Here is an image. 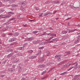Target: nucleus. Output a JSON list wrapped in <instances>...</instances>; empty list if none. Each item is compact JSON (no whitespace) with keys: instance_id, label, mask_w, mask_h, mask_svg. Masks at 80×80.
<instances>
[{"instance_id":"1","label":"nucleus","mask_w":80,"mask_h":80,"mask_svg":"<svg viewBox=\"0 0 80 80\" xmlns=\"http://www.w3.org/2000/svg\"><path fill=\"white\" fill-rule=\"evenodd\" d=\"M54 37H57V35L54 33H52L49 35V38L48 39V40L50 41L52 39H53L54 38Z\"/></svg>"},{"instance_id":"2","label":"nucleus","mask_w":80,"mask_h":80,"mask_svg":"<svg viewBox=\"0 0 80 80\" xmlns=\"http://www.w3.org/2000/svg\"><path fill=\"white\" fill-rule=\"evenodd\" d=\"M7 71L9 72L12 73V72H13L15 71V69L11 68H9L8 69Z\"/></svg>"},{"instance_id":"3","label":"nucleus","mask_w":80,"mask_h":80,"mask_svg":"<svg viewBox=\"0 0 80 80\" xmlns=\"http://www.w3.org/2000/svg\"><path fill=\"white\" fill-rule=\"evenodd\" d=\"M45 58H44V57H42L41 58H40L39 60L38 61V62H44L45 60Z\"/></svg>"},{"instance_id":"4","label":"nucleus","mask_w":80,"mask_h":80,"mask_svg":"<svg viewBox=\"0 0 80 80\" xmlns=\"http://www.w3.org/2000/svg\"><path fill=\"white\" fill-rule=\"evenodd\" d=\"M21 6L22 7H24L25 5H27V2H21Z\"/></svg>"},{"instance_id":"5","label":"nucleus","mask_w":80,"mask_h":80,"mask_svg":"<svg viewBox=\"0 0 80 80\" xmlns=\"http://www.w3.org/2000/svg\"><path fill=\"white\" fill-rule=\"evenodd\" d=\"M19 32H16L14 33L13 34V36L16 37H18L19 35Z\"/></svg>"},{"instance_id":"6","label":"nucleus","mask_w":80,"mask_h":80,"mask_svg":"<svg viewBox=\"0 0 80 80\" xmlns=\"http://www.w3.org/2000/svg\"><path fill=\"white\" fill-rule=\"evenodd\" d=\"M10 17V15H7L6 16H4L3 17H2V18H9V17Z\"/></svg>"},{"instance_id":"7","label":"nucleus","mask_w":80,"mask_h":80,"mask_svg":"<svg viewBox=\"0 0 80 80\" xmlns=\"http://www.w3.org/2000/svg\"><path fill=\"white\" fill-rule=\"evenodd\" d=\"M46 67V65L45 64H42L38 66V67H39L40 68H44Z\"/></svg>"},{"instance_id":"8","label":"nucleus","mask_w":80,"mask_h":80,"mask_svg":"<svg viewBox=\"0 0 80 80\" xmlns=\"http://www.w3.org/2000/svg\"><path fill=\"white\" fill-rule=\"evenodd\" d=\"M73 65H74V69L75 70V69H77V65H78V63L77 62H75L73 64Z\"/></svg>"},{"instance_id":"9","label":"nucleus","mask_w":80,"mask_h":80,"mask_svg":"<svg viewBox=\"0 0 80 80\" xmlns=\"http://www.w3.org/2000/svg\"><path fill=\"white\" fill-rule=\"evenodd\" d=\"M37 58V56H31L29 57V59H33V58Z\"/></svg>"},{"instance_id":"10","label":"nucleus","mask_w":80,"mask_h":80,"mask_svg":"<svg viewBox=\"0 0 80 80\" xmlns=\"http://www.w3.org/2000/svg\"><path fill=\"white\" fill-rule=\"evenodd\" d=\"M46 63V65H50V64H51V62L49 61H46L45 63Z\"/></svg>"},{"instance_id":"11","label":"nucleus","mask_w":80,"mask_h":80,"mask_svg":"<svg viewBox=\"0 0 80 80\" xmlns=\"http://www.w3.org/2000/svg\"><path fill=\"white\" fill-rule=\"evenodd\" d=\"M15 0H9L8 1L9 3H12L15 2Z\"/></svg>"},{"instance_id":"12","label":"nucleus","mask_w":80,"mask_h":80,"mask_svg":"<svg viewBox=\"0 0 80 80\" xmlns=\"http://www.w3.org/2000/svg\"><path fill=\"white\" fill-rule=\"evenodd\" d=\"M57 60L58 61H60L61 60V55H58Z\"/></svg>"},{"instance_id":"13","label":"nucleus","mask_w":80,"mask_h":80,"mask_svg":"<svg viewBox=\"0 0 80 80\" xmlns=\"http://www.w3.org/2000/svg\"><path fill=\"white\" fill-rule=\"evenodd\" d=\"M13 53H11L7 56V58H10L13 55Z\"/></svg>"},{"instance_id":"14","label":"nucleus","mask_w":80,"mask_h":80,"mask_svg":"<svg viewBox=\"0 0 80 80\" xmlns=\"http://www.w3.org/2000/svg\"><path fill=\"white\" fill-rule=\"evenodd\" d=\"M69 54H70V52H66L65 53L64 56L65 57H66V56H67V55H69Z\"/></svg>"},{"instance_id":"15","label":"nucleus","mask_w":80,"mask_h":80,"mask_svg":"<svg viewBox=\"0 0 80 80\" xmlns=\"http://www.w3.org/2000/svg\"><path fill=\"white\" fill-rule=\"evenodd\" d=\"M40 54H41V50L38 51L37 53V55H39Z\"/></svg>"},{"instance_id":"16","label":"nucleus","mask_w":80,"mask_h":80,"mask_svg":"<svg viewBox=\"0 0 80 80\" xmlns=\"http://www.w3.org/2000/svg\"><path fill=\"white\" fill-rule=\"evenodd\" d=\"M18 72H20L22 71V68L20 67V66L18 67Z\"/></svg>"},{"instance_id":"17","label":"nucleus","mask_w":80,"mask_h":80,"mask_svg":"<svg viewBox=\"0 0 80 80\" xmlns=\"http://www.w3.org/2000/svg\"><path fill=\"white\" fill-rule=\"evenodd\" d=\"M8 30V28H3L2 29V32H4V31H6Z\"/></svg>"},{"instance_id":"18","label":"nucleus","mask_w":80,"mask_h":80,"mask_svg":"<svg viewBox=\"0 0 80 80\" xmlns=\"http://www.w3.org/2000/svg\"><path fill=\"white\" fill-rule=\"evenodd\" d=\"M47 56H50V52L48 51H46Z\"/></svg>"},{"instance_id":"19","label":"nucleus","mask_w":80,"mask_h":80,"mask_svg":"<svg viewBox=\"0 0 80 80\" xmlns=\"http://www.w3.org/2000/svg\"><path fill=\"white\" fill-rule=\"evenodd\" d=\"M62 34H65L67 33V31H63L62 32Z\"/></svg>"},{"instance_id":"20","label":"nucleus","mask_w":80,"mask_h":80,"mask_svg":"<svg viewBox=\"0 0 80 80\" xmlns=\"http://www.w3.org/2000/svg\"><path fill=\"white\" fill-rule=\"evenodd\" d=\"M11 7H12V8L13 7H18V5H16V4H12L11 5Z\"/></svg>"},{"instance_id":"21","label":"nucleus","mask_w":80,"mask_h":80,"mask_svg":"<svg viewBox=\"0 0 80 80\" xmlns=\"http://www.w3.org/2000/svg\"><path fill=\"white\" fill-rule=\"evenodd\" d=\"M20 10H22L23 12H25V11H26V10H25V9H24V8H23V7H21L20 8Z\"/></svg>"},{"instance_id":"22","label":"nucleus","mask_w":80,"mask_h":80,"mask_svg":"<svg viewBox=\"0 0 80 80\" xmlns=\"http://www.w3.org/2000/svg\"><path fill=\"white\" fill-rule=\"evenodd\" d=\"M68 67V65H67V64L63 65L62 66V68H66V67Z\"/></svg>"},{"instance_id":"23","label":"nucleus","mask_w":80,"mask_h":80,"mask_svg":"<svg viewBox=\"0 0 80 80\" xmlns=\"http://www.w3.org/2000/svg\"><path fill=\"white\" fill-rule=\"evenodd\" d=\"M74 68V66H71V67H70L68 69V71H69L71 69H72V68Z\"/></svg>"},{"instance_id":"24","label":"nucleus","mask_w":80,"mask_h":80,"mask_svg":"<svg viewBox=\"0 0 80 80\" xmlns=\"http://www.w3.org/2000/svg\"><path fill=\"white\" fill-rule=\"evenodd\" d=\"M23 48V47H21L18 48L17 50H22Z\"/></svg>"},{"instance_id":"25","label":"nucleus","mask_w":80,"mask_h":80,"mask_svg":"<svg viewBox=\"0 0 80 80\" xmlns=\"http://www.w3.org/2000/svg\"><path fill=\"white\" fill-rule=\"evenodd\" d=\"M32 40H33L32 38H30L28 39V41H32Z\"/></svg>"},{"instance_id":"26","label":"nucleus","mask_w":80,"mask_h":80,"mask_svg":"<svg viewBox=\"0 0 80 80\" xmlns=\"http://www.w3.org/2000/svg\"><path fill=\"white\" fill-rule=\"evenodd\" d=\"M66 73H67V72H65L61 74V75H65Z\"/></svg>"},{"instance_id":"27","label":"nucleus","mask_w":80,"mask_h":80,"mask_svg":"<svg viewBox=\"0 0 80 80\" xmlns=\"http://www.w3.org/2000/svg\"><path fill=\"white\" fill-rule=\"evenodd\" d=\"M5 11V10L3 9H0V13H2Z\"/></svg>"},{"instance_id":"28","label":"nucleus","mask_w":80,"mask_h":80,"mask_svg":"<svg viewBox=\"0 0 80 80\" xmlns=\"http://www.w3.org/2000/svg\"><path fill=\"white\" fill-rule=\"evenodd\" d=\"M8 13L9 15H13V14H14V13L13 12H9Z\"/></svg>"},{"instance_id":"29","label":"nucleus","mask_w":80,"mask_h":80,"mask_svg":"<svg viewBox=\"0 0 80 80\" xmlns=\"http://www.w3.org/2000/svg\"><path fill=\"white\" fill-rule=\"evenodd\" d=\"M73 62H69L67 64L68 66H69V65H71V64H72Z\"/></svg>"},{"instance_id":"30","label":"nucleus","mask_w":80,"mask_h":80,"mask_svg":"<svg viewBox=\"0 0 80 80\" xmlns=\"http://www.w3.org/2000/svg\"><path fill=\"white\" fill-rule=\"evenodd\" d=\"M47 71H43V72H42L41 73L42 75H44L46 73Z\"/></svg>"},{"instance_id":"31","label":"nucleus","mask_w":80,"mask_h":80,"mask_svg":"<svg viewBox=\"0 0 80 80\" xmlns=\"http://www.w3.org/2000/svg\"><path fill=\"white\" fill-rule=\"evenodd\" d=\"M60 3V1H56L55 2V3L56 4H58V3Z\"/></svg>"},{"instance_id":"32","label":"nucleus","mask_w":80,"mask_h":80,"mask_svg":"<svg viewBox=\"0 0 80 80\" xmlns=\"http://www.w3.org/2000/svg\"><path fill=\"white\" fill-rule=\"evenodd\" d=\"M71 8H72V9H73V10H76V7L73 6H71Z\"/></svg>"},{"instance_id":"33","label":"nucleus","mask_w":80,"mask_h":80,"mask_svg":"<svg viewBox=\"0 0 80 80\" xmlns=\"http://www.w3.org/2000/svg\"><path fill=\"white\" fill-rule=\"evenodd\" d=\"M9 42H13V40H12V38H11L9 40Z\"/></svg>"},{"instance_id":"34","label":"nucleus","mask_w":80,"mask_h":80,"mask_svg":"<svg viewBox=\"0 0 80 80\" xmlns=\"http://www.w3.org/2000/svg\"><path fill=\"white\" fill-rule=\"evenodd\" d=\"M12 42H13V41H16V40H17V38H12Z\"/></svg>"},{"instance_id":"35","label":"nucleus","mask_w":80,"mask_h":80,"mask_svg":"<svg viewBox=\"0 0 80 80\" xmlns=\"http://www.w3.org/2000/svg\"><path fill=\"white\" fill-rule=\"evenodd\" d=\"M28 53H32L33 52V50H29L28 51Z\"/></svg>"},{"instance_id":"36","label":"nucleus","mask_w":80,"mask_h":80,"mask_svg":"<svg viewBox=\"0 0 80 80\" xmlns=\"http://www.w3.org/2000/svg\"><path fill=\"white\" fill-rule=\"evenodd\" d=\"M38 31H33L32 32L33 33H35V34H36L37 33H38Z\"/></svg>"},{"instance_id":"37","label":"nucleus","mask_w":80,"mask_h":80,"mask_svg":"<svg viewBox=\"0 0 80 80\" xmlns=\"http://www.w3.org/2000/svg\"><path fill=\"white\" fill-rule=\"evenodd\" d=\"M8 35H13V33L12 32L8 33Z\"/></svg>"},{"instance_id":"38","label":"nucleus","mask_w":80,"mask_h":80,"mask_svg":"<svg viewBox=\"0 0 80 80\" xmlns=\"http://www.w3.org/2000/svg\"><path fill=\"white\" fill-rule=\"evenodd\" d=\"M69 33H70V32H73V30L69 29L68 30Z\"/></svg>"},{"instance_id":"39","label":"nucleus","mask_w":80,"mask_h":80,"mask_svg":"<svg viewBox=\"0 0 80 80\" xmlns=\"http://www.w3.org/2000/svg\"><path fill=\"white\" fill-rule=\"evenodd\" d=\"M11 60H15V57H14V56H12L11 58Z\"/></svg>"},{"instance_id":"40","label":"nucleus","mask_w":80,"mask_h":80,"mask_svg":"<svg viewBox=\"0 0 80 80\" xmlns=\"http://www.w3.org/2000/svg\"><path fill=\"white\" fill-rule=\"evenodd\" d=\"M43 15V13H39V16L41 17H43L42 15Z\"/></svg>"},{"instance_id":"41","label":"nucleus","mask_w":80,"mask_h":80,"mask_svg":"<svg viewBox=\"0 0 80 80\" xmlns=\"http://www.w3.org/2000/svg\"><path fill=\"white\" fill-rule=\"evenodd\" d=\"M55 68V67H53L51 69H50L49 71V72H51V71H52V70H53V69H54V68Z\"/></svg>"},{"instance_id":"42","label":"nucleus","mask_w":80,"mask_h":80,"mask_svg":"<svg viewBox=\"0 0 80 80\" xmlns=\"http://www.w3.org/2000/svg\"><path fill=\"white\" fill-rule=\"evenodd\" d=\"M36 41V43H40V42L41 41H40V40H38Z\"/></svg>"},{"instance_id":"43","label":"nucleus","mask_w":80,"mask_h":80,"mask_svg":"<svg viewBox=\"0 0 80 80\" xmlns=\"http://www.w3.org/2000/svg\"><path fill=\"white\" fill-rule=\"evenodd\" d=\"M78 78L77 77H76L73 80H78Z\"/></svg>"},{"instance_id":"44","label":"nucleus","mask_w":80,"mask_h":80,"mask_svg":"<svg viewBox=\"0 0 80 80\" xmlns=\"http://www.w3.org/2000/svg\"><path fill=\"white\" fill-rule=\"evenodd\" d=\"M45 44V42H41V45H44Z\"/></svg>"},{"instance_id":"45","label":"nucleus","mask_w":80,"mask_h":80,"mask_svg":"<svg viewBox=\"0 0 80 80\" xmlns=\"http://www.w3.org/2000/svg\"><path fill=\"white\" fill-rule=\"evenodd\" d=\"M1 36L2 37H5V35L4 34H1Z\"/></svg>"},{"instance_id":"46","label":"nucleus","mask_w":80,"mask_h":80,"mask_svg":"<svg viewBox=\"0 0 80 80\" xmlns=\"http://www.w3.org/2000/svg\"><path fill=\"white\" fill-rule=\"evenodd\" d=\"M7 60H5L3 61L2 63H7Z\"/></svg>"},{"instance_id":"47","label":"nucleus","mask_w":80,"mask_h":80,"mask_svg":"<svg viewBox=\"0 0 80 80\" xmlns=\"http://www.w3.org/2000/svg\"><path fill=\"white\" fill-rule=\"evenodd\" d=\"M10 20L12 21V20H15V18H11L10 19Z\"/></svg>"},{"instance_id":"48","label":"nucleus","mask_w":80,"mask_h":80,"mask_svg":"<svg viewBox=\"0 0 80 80\" xmlns=\"http://www.w3.org/2000/svg\"><path fill=\"white\" fill-rule=\"evenodd\" d=\"M44 16H47V15H48V14H47V12H46V13H44Z\"/></svg>"},{"instance_id":"49","label":"nucleus","mask_w":80,"mask_h":80,"mask_svg":"<svg viewBox=\"0 0 80 80\" xmlns=\"http://www.w3.org/2000/svg\"><path fill=\"white\" fill-rule=\"evenodd\" d=\"M47 13L48 14V15H50L52 14V13L51 12H47Z\"/></svg>"},{"instance_id":"50","label":"nucleus","mask_w":80,"mask_h":80,"mask_svg":"<svg viewBox=\"0 0 80 80\" xmlns=\"http://www.w3.org/2000/svg\"><path fill=\"white\" fill-rule=\"evenodd\" d=\"M47 77H46V76L44 77L43 78H41V79L43 80V79H45V78H47Z\"/></svg>"},{"instance_id":"51","label":"nucleus","mask_w":80,"mask_h":80,"mask_svg":"<svg viewBox=\"0 0 80 80\" xmlns=\"http://www.w3.org/2000/svg\"><path fill=\"white\" fill-rule=\"evenodd\" d=\"M44 47H42L39 48V49H40V50H41V49H43Z\"/></svg>"},{"instance_id":"52","label":"nucleus","mask_w":80,"mask_h":80,"mask_svg":"<svg viewBox=\"0 0 80 80\" xmlns=\"http://www.w3.org/2000/svg\"><path fill=\"white\" fill-rule=\"evenodd\" d=\"M58 55H56V56H55V58H58Z\"/></svg>"},{"instance_id":"53","label":"nucleus","mask_w":80,"mask_h":80,"mask_svg":"<svg viewBox=\"0 0 80 80\" xmlns=\"http://www.w3.org/2000/svg\"><path fill=\"white\" fill-rule=\"evenodd\" d=\"M45 3L46 4L50 3V1H47L45 2Z\"/></svg>"},{"instance_id":"54","label":"nucleus","mask_w":80,"mask_h":80,"mask_svg":"<svg viewBox=\"0 0 80 80\" xmlns=\"http://www.w3.org/2000/svg\"><path fill=\"white\" fill-rule=\"evenodd\" d=\"M8 28H12V27H11L10 26V25H8Z\"/></svg>"},{"instance_id":"55","label":"nucleus","mask_w":80,"mask_h":80,"mask_svg":"<svg viewBox=\"0 0 80 80\" xmlns=\"http://www.w3.org/2000/svg\"><path fill=\"white\" fill-rule=\"evenodd\" d=\"M42 31H43V30H45V28L44 27H42Z\"/></svg>"},{"instance_id":"56","label":"nucleus","mask_w":80,"mask_h":80,"mask_svg":"<svg viewBox=\"0 0 80 80\" xmlns=\"http://www.w3.org/2000/svg\"><path fill=\"white\" fill-rule=\"evenodd\" d=\"M79 9H80V8L78 7L76 8V10H79Z\"/></svg>"},{"instance_id":"57","label":"nucleus","mask_w":80,"mask_h":80,"mask_svg":"<svg viewBox=\"0 0 80 80\" xmlns=\"http://www.w3.org/2000/svg\"><path fill=\"white\" fill-rule=\"evenodd\" d=\"M7 25V22H6L2 24L3 26H4V25Z\"/></svg>"},{"instance_id":"58","label":"nucleus","mask_w":80,"mask_h":80,"mask_svg":"<svg viewBox=\"0 0 80 80\" xmlns=\"http://www.w3.org/2000/svg\"><path fill=\"white\" fill-rule=\"evenodd\" d=\"M48 43H53V42L52 41H48Z\"/></svg>"},{"instance_id":"59","label":"nucleus","mask_w":80,"mask_h":80,"mask_svg":"<svg viewBox=\"0 0 80 80\" xmlns=\"http://www.w3.org/2000/svg\"><path fill=\"white\" fill-rule=\"evenodd\" d=\"M44 35V33H43V34H42L41 35H39V37H42V36H43Z\"/></svg>"},{"instance_id":"60","label":"nucleus","mask_w":80,"mask_h":80,"mask_svg":"<svg viewBox=\"0 0 80 80\" xmlns=\"http://www.w3.org/2000/svg\"><path fill=\"white\" fill-rule=\"evenodd\" d=\"M62 45H66V43H65V42H63L62 43Z\"/></svg>"},{"instance_id":"61","label":"nucleus","mask_w":80,"mask_h":80,"mask_svg":"<svg viewBox=\"0 0 80 80\" xmlns=\"http://www.w3.org/2000/svg\"><path fill=\"white\" fill-rule=\"evenodd\" d=\"M78 42V41L77 40H76L74 42V43H75V44L77 43Z\"/></svg>"},{"instance_id":"62","label":"nucleus","mask_w":80,"mask_h":80,"mask_svg":"<svg viewBox=\"0 0 80 80\" xmlns=\"http://www.w3.org/2000/svg\"><path fill=\"white\" fill-rule=\"evenodd\" d=\"M33 44H36V43H37L36 41H34L33 42Z\"/></svg>"},{"instance_id":"63","label":"nucleus","mask_w":80,"mask_h":80,"mask_svg":"<svg viewBox=\"0 0 80 80\" xmlns=\"http://www.w3.org/2000/svg\"><path fill=\"white\" fill-rule=\"evenodd\" d=\"M64 38H68V36H65L64 37Z\"/></svg>"},{"instance_id":"64","label":"nucleus","mask_w":80,"mask_h":80,"mask_svg":"<svg viewBox=\"0 0 80 80\" xmlns=\"http://www.w3.org/2000/svg\"><path fill=\"white\" fill-rule=\"evenodd\" d=\"M13 45H17V42H13Z\"/></svg>"}]
</instances>
